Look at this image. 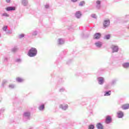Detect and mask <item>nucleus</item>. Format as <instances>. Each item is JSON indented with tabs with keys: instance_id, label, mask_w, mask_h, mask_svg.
Here are the masks:
<instances>
[{
	"instance_id": "nucleus-1",
	"label": "nucleus",
	"mask_w": 129,
	"mask_h": 129,
	"mask_svg": "<svg viewBox=\"0 0 129 129\" xmlns=\"http://www.w3.org/2000/svg\"><path fill=\"white\" fill-rule=\"evenodd\" d=\"M37 54H38L37 49L35 47H32L29 50L27 55L29 57H35L37 56Z\"/></svg>"
},
{
	"instance_id": "nucleus-2",
	"label": "nucleus",
	"mask_w": 129,
	"mask_h": 129,
	"mask_svg": "<svg viewBox=\"0 0 129 129\" xmlns=\"http://www.w3.org/2000/svg\"><path fill=\"white\" fill-rule=\"evenodd\" d=\"M112 50V53H117L119 50V47L117 45L112 44L110 46Z\"/></svg>"
},
{
	"instance_id": "nucleus-3",
	"label": "nucleus",
	"mask_w": 129,
	"mask_h": 129,
	"mask_svg": "<svg viewBox=\"0 0 129 129\" xmlns=\"http://www.w3.org/2000/svg\"><path fill=\"white\" fill-rule=\"evenodd\" d=\"M110 25V20H104L103 22V29H106L109 27Z\"/></svg>"
},
{
	"instance_id": "nucleus-4",
	"label": "nucleus",
	"mask_w": 129,
	"mask_h": 129,
	"mask_svg": "<svg viewBox=\"0 0 129 129\" xmlns=\"http://www.w3.org/2000/svg\"><path fill=\"white\" fill-rule=\"evenodd\" d=\"M105 122L106 123V124L111 123V122H112V118L111 117V116L107 115L105 118Z\"/></svg>"
},
{
	"instance_id": "nucleus-5",
	"label": "nucleus",
	"mask_w": 129,
	"mask_h": 129,
	"mask_svg": "<svg viewBox=\"0 0 129 129\" xmlns=\"http://www.w3.org/2000/svg\"><path fill=\"white\" fill-rule=\"evenodd\" d=\"M24 119H30L31 113L30 112H25L23 115Z\"/></svg>"
},
{
	"instance_id": "nucleus-6",
	"label": "nucleus",
	"mask_w": 129,
	"mask_h": 129,
	"mask_svg": "<svg viewBox=\"0 0 129 129\" xmlns=\"http://www.w3.org/2000/svg\"><path fill=\"white\" fill-rule=\"evenodd\" d=\"M97 80L100 85H103V83H104V78L103 77H99L97 78Z\"/></svg>"
},
{
	"instance_id": "nucleus-7",
	"label": "nucleus",
	"mask_w": 129,
	"mask_h": 129,
	"mask_svg": "<svg viewBox=\"0 0 129 129\" xmlns=\"http://www.w3.org/2000/svg\"><path fill=\"white\" fill-rule=\"evenodd\" d=\"M97 41V33H96L94 36H93V39L92 40V42H95V45H96V47H97V42L95 41Z\"/></svg>"
},
{
	"instance_id": "nucleus-8",
	"label": "nucleus",
	"mask_w": 129,
	"mask_h": 129,
	"mask_svg": "<svg viewBox=\"0 0 129 129\" xmlns=\"http://www.w3.org/2000/svg\"><path fill=\"white\" fill-rule=\"evenodd\" d=\"M123 112L121 111H118L117 112V117L118 118H122L123 117Z\"/></svg>"
},
{
	"instance_id": "nucleus-9",
	"label": "nucleus",
	"mask_w": 129,
	"mask_h": 129,
	"mask_svg": "<svg viewBox=\"0 0 129 129\" xmlns=\"http://www.w3.org/2000/svg\"><path fill=\"white\" fill-rule=\"evenodd\" d=\"M6 10L7 12H13V11H16V7H8Z\"/></svg>"
},
{
	"instance_id": "nucleus-10",
	"label": "nucleus",
	"mask_w": 129,
	"mask_h": 129,
	"mask_svg": "<svg viewBox=\"0 0 129 129\" xmlns=\"http://www.w3.org/2000/svg\"><path fill=\"white\" fill-rule=\"evenodd\" d=\"M122 67L123 68H124V69H128L129 68V62H124L122 64Z\"/></svg>"
},
{
	"instance_id": "nucleus-11",
	"label": "nucleus",
	"mask_w": 129,
	"mask_h": 129,
	"mask_svg": "<svg viewBox=\"0 0 129 129\" xmlns=\"http://www.w3.org/2000/svg\"><path fill=\"white\" fill-rule=\"evenodd\" d=\"M57 43L58 45H63L65 43V39L63 38H59L58 39Z\"/></svg>"
},
{
	"instance_id": "nucleus-12",
	"label": "nucleus",
	"mask_w": 129,
	"mask_h": 129,
	"mask_svg": "<svg viewBox=\"0 0 129 129\" xmlns=\"http://www.w3.org/2000/svg\"><path fill=\"white\" fill-rule=\"evenodd\" d=\"M59 108H61V109H62V110H66V109H67V108H68V105L60 104L59 105Z\"/></svg>"
},
{
	"instance_id": "nucleus-13",
	"label": "nucleus",
	"mask_w": 129,
	"mask_h": 129,
	"mask_svg": "<svg viewBox=\"0 0 129 129\" xmlns=\"http://www.w3.org/2000/svg\"><path fill=\"white\" fill-rule=\"evenodd\" d=\"M116 82H117V79H113L110 83V84L111 86H113V85H115V84H116Z\"/></svg>"
},
{
	"instance_id": "nucleus-14",
	"label": "nucleus",
	"mask_w": 129,
	"mask_h": 129,
	"mask_svg": "<svg viewBox=\"0 0 129 129\" xmlns=\"http://www.w3.org/2000/svg\"><path fill=\"white\" fill-rule=\"evenodd\" d=\"M104 96H110V95H111V91L109 90V91L104 92Z\"/></svg>"
},
{
	"instance_id": "nucleus-15",
	"label": "nucleus",
	"mask_w": 129,
	"mask_h": 129,
	"mask_svg": "<svg viewBox=\"0 0 129 129\" xmlns=\"http://www.w3.org/2000/svg\"><path fill=\"white\" fill-rule=\"evenodd\" d=\"M75 16L77 18V19H80V18H81L82 16L81 12L80 11H77L76 13Z\"/></svg>"
},
{
	"instance_id": "nucleus-16",
	"label": "nucleus",
	"mask_w": 129,
	"mask_h": 129,
	"mask_svg": "<svg viewBox=\"0 0 129 129\" xmlns=\"http://www.w3.org/2000/svg\"><path fill=\"white\" fill-rule=\"evenodd\" d=\"M121 108L122 109L126 110L129 109V104H125L122 105Z\"/></svg>"
},
{
	"instance_id": "nucleus-17",
	"label": "nucleus",
	"mask_w": 129,
	"mask_h": 129,
	"mask_svg": "<svg viewBox=\"0 0 129 129\" xmlns=\"http://www.w3.org/2000/svg\"><path fill=\"white\" fill-rule=\"evenodd\" d=\"M45 108V105L44 104H41L39 106L38 109L40 111H43L44 110V109Z\"/></svg>"
},
{
	"instance_id": "nucleus-18",
	"label": "nucleus",
	"mask_w": 129,
	"mask_h": 129,
	"mask_svg": "<svg viewBox=\"0 0 129 129\" xmlns=\"http://www.w3.org/2000/svg\"><path fill=\"white\" fill-rule=\"evenodd\" d=\"M97 128L98 129H103L104 128V127L103 126V125L101 123H97Z\"/></svg>"
},
{
	"instance_id": "nucleus-19",
	"label": "nucleus",
	"mask_w": 129,
	"mask_h": 129,
	"mask_svg": "<svg viewBox=\"0 0 129 129\" xmlns=\"http://www.w3.org/2000/svg\"><path fill=\"white\" fill-rule=\"evenodd\" d=\"M22 3L24 7H27L28 6V0H22Z\"/></svg>"
},
{
	"instance_id": "nucleus-20",
	"label": "nucleus",
	"mask_w": 129,
	"mask_h": 129,
	"mask_svg": "<svg viewBox=\"0 0 129 129\" xmlns=\"http://www.w3.org/2000/svg\"><path fill=\"white\" fill-rule=\"evenodd\" d=\"M19 50V48H18V46H14L13 48H12V51L14 53L17 52Z\"/></svg>"
},
{
	"instance_id": "nucleus-21",
	"label": "nucleus",
	"mask_w": 129,
	"mask_h": 129,
	"mask_svg": "<svg viewBox=\"0 0 129 129\" xmlns=\"http://www.w3.org/2000/svg\"><path fill=\"white\" fill-rule=\"evenodd\" d=\"M24 80L21 78H16V81H17V82H19V83H21L22 82H24Z\"/></svg>"
},
{
	"instance_id": "nucleus-22",
	"label": "nucleus",
	"mask_w": 129,
	"mask_h": 129,
	"mask_svg": "<svg viewBox=\"0 0 129 129\" xmlns=\"http://www.w3.org/2000/svg\"><path fill=\"white\" fill-rule=\"evenodd\" d=\"M101 2L100 1H97V9L99 10L101 8Z\"/></svg>"
},
{
	"instance_id": "nucleus-23",
	"label": "nucleus",
	"mask_w": 129,
	"mask_h": 129,
	"mask_svg": "<svg viewBox=\"0 0 129 129\" xmlns=\"http://www.w3.org/2000/svg\"><path fill=\"white\" fill-rule=\"evenodd\" d=\"M104 39H105L106 40H109L110 39V34L106 35L104 36Z\"/></svg>"
},
{
	"instance_id": "nucleus-24",
	"label": "nucleus",
	"mask_w": 129,
	"mask_h": 129,
	"mask_svg": "<svg viewBox=\"0 0 129 129\" xmlns=\"http://www.w3.org/2000/svg\"><path fill=\"white\" fill-rule=\"evenodd\" d=\"M102 46V42L100 41L97 42V48H100Z\"/></svg>"
},
{
	"instance_id": "nucleus-25",
	"label": "nucleus",
	"mask_w": 129,
	"mask_h": 129,
	"mask_svg": "<svg viewBox=\"0 0 129 129\" xmlns=\"http://www.w3.org/2000/svg\"><path fill=\"white\" fill-rule=\"evenodd\" d=\"M84 5H85V2H84V1H81V2L80 3L79 6L80 7H83V6H84Z\"/></svg>"
},
{
	"instance_id": "nucleus-26",
	"label": "nucleus",
	"mask_w": 129,
	"mask_h": 129,
	"mask_svg": "<svg viewBox=\"0 0 129 129\" xmlns=\"http://www.w3.org/2000/svg\"><path fill=\"white\" fill-rule=\"evenodd\" d=\"M8 60H9V58H8V57L4 56V63H7V62H8Z\"/></svg>"
},
{
	"instance_id": "nucleus-27",
	"label": "nucleus",
	"mask_w": 129,
	"mask_h": 129,
	"mask_svg": "<svg viewBox=\"0 0 129 129\" xmlns=\"http://www.w3.org/2000/svg\"><path fill=\"white\" fill-rule=\"evenodd\" d=\"M88 129H94V125L90 124L88 126Z\"/></svg>"
},
{
	"instance_id": "nucleus-28",
	"label": "nucleus",
	"mask_w": 129,
	"mask_h": 129,
	"mask_svg": "<svg viewBox=\"0 0 129 129\" xmlns=\"http://www.w3.org/2000/svg\"><path fill=\"white\" fill-rule=\"evenodd\" d=\"M38 35V32L36 31H33L32 32V36H37Z\"/></svg>"
},
{
	"instance_id": "nucleus-29",
	"label": "nucleus",
	"mask_w": 129,
	"mask_h": 129,
	"mask_svg": "<svg viewBox=\"0 0 129 129\" xmlns=\"http://www.w3.org/2000/svg\"><path fill=\"white\" fill-rule=\"evenodd\" d=\"M104 89H105L106 90H108V89H109V85H106L104 86Z\"/></svg>"
},
{
	"instance_id": "nucleus-30",
	"label": "nucleus",
	"mask_w": 129,
	"mask_h": 129,
	"mask_svg": "<svg viewBox=\"0 0 129 129\" xmlns=\"http://www.w3.org/2000/svg\"><path fill=\"white\" fill-rule=\"evenodd\" d=\"M24 37H25V34H20L19 36V38L20 39H22V38H24Z\"/></svg>"
},
{
	"instance_id": "nucleus-31",
	"label": "nucleus",
	"mask_w": 129,
	"mask_h": 129,
	"mask_svg": "<svg viewBox=\"0 0 129 129\" xmlns=\"http://www.w3.org/2000/svg\"><path fill=\"white\" fill-rule=\"evenodd\" d=\"M7 29H8V26H4L3 28V31H4L5 32H7Z\"/></svg>"
},
{
	"instance_id": "nucleus-32",
	"label": "nucleus",
	"mask_w": 129,
	"mask_h": 129,
	"mask_svg": "<svg viewBox=\"0 0 129 129\" xmlns=\"http://www.w3.org/2000/svg\"><path fill=\"white\" fill-rule=\"evenodd\" d=\"M16 62H17V63H21V62H22V60L21 58H18L16 60Z\"/></svg>"
},
{
	"instance_id": "nucleus-33",
	"label": "nucleus",
	"mask_w": 129,
	"mask_h": 129,
	"mask_svg": "<svg viewBox=\"0 0 129 129\" xmlns=\"http://www.w3.org/2000/svg\"><path fill=\"white\" fill-rule=\"evenodd\" d=\"M7 80H3V81L2 82V86H3V87L5 86V84L7 83Z\"/></svg>"
},
{
	"instance_id": "nucleus-34",
	"label": "nucleus",
	"mask_w": 129,
	"mask_h": 129,
	"mask_svg": "<svg viewBox=\"0 0 129 129\" xmlns=\"http://www.w3.org/2000/svg\"><path fill=\"white\" fill-rule=\"evenodd\" d=\"M101 37V34L100 33H97V39H100Z\"/></svg>"
},
{
	"instance_id": "nucleus-35",
	"label": "nucleus",
	"mask_w": 129,
	"mask_h": 129,
	"mask_svg": "<svg viewBox=\"0 0 129 129\" xmlns=\"http://www.w3.org/2000/svg\"><path fill=\"white\" fill-rule=\"evenodd\" d=\"M65 91V89L64 88H61L59 90V92H64Z\"/></svg>"
},
{
	"instance_id": "nucleus-36",
	"label": "nucleus",
	"mask_w": 129,
	"mask_h": 129,
	"mask_svg": "<svg viewBox=\"0 0 129 129\" xmlns=\"http://www.w3.org/2000/svg\"><path fill=\"white\" fill-rule=\"evenodd\" d=\"M91 18H93L94 19H96V15L95 14H92L91 15Z\"/></svg>"
},
{
	"instance_id": "nucleus-37",
	"label": "nucleus",
	"mask_w": 129,
	"mask_h": 129,
	"mask_svg": "<svg viewBox=\"0 0 129 129\" xmlns=\"http://www.w3.org/2000/svg\"><path fill=\"white\" fill-rule=\"evenodd\" d=\"M9 88H11V89H13V88H15V85H9Z\"/></svg>"
},
{
	"instance_id": "nucleus-38",
	"label": "nucleus",
	"mask_w": 129,
	"mask_h": 129,
	"mask_svg": "<svg viewBox=\"0 0 129 129\" xmlns=\"http://www.w3.org/2000/svg\"><path fill=\"white\" fill-rule=\"evenodd\" d=\"M6 33L7 34H13V32H12V31L11 30H8L7 31H6Z\"/></svg>"
},
{
	"instance_id": "nucleus-39",
	"label": "nucleus",
	"mask_w": 129,
	"mask_h": 129,
	"mask_svg": "<svg viewBox=\"0 0 129 129\" xmlns=\"http://www.w3.org/2000/svg\"><path fill=\"white\" fill-rule=\"evenodd\" d=\"M3 16L4 17H10V16L8 14H7V13H3Z\"/></svg>"
},
{
	"instance_id": "nucleus-40",
	"label": "nucleus",
	"mask_w": 129,
	"mask_h": 129,
	"mask_svg": "<svg viewBox=\"0 0 129 129\" xmlns=\"http://www.w3.org/2000/svg\"><path fill=\"white\" fill-rule=\"evenodd\" d=\"M5 108H2L1 110H0V112H4L5 111Z\"/></svg>"
},
{
	"instance_id": "nucleus-41",
	"label": "nucleus",
	"mask_w": 129,
	"mask_h": 129,
	"mask_svg": "<svg viewBox=\"0 0 129 129\" xmlns=\"http://www.w3.org/2000/svg\"><path fill=\"white\" fill-rule=\"evenodd\" d=\"M104 69H100L98 71L99 72H101V71H104Z\"/></svg>"
},
{
	"instance_id": "nucleus-42",
	"label": "nucleus",
	"mask_w": 129,
	"mask_h": 129,
	"mask_svg": "<svg viewBox=\"0 0 129 129\" xmlns=\"http://www.w3.org/2000/svg\"><path fill=\"white\" fill-rule=\"evenodd\" d=\"M45 9H49V5H46L45 6Z\"/></svg>"
},
{
	"instance_id": "nucleus-43",
	"label": "nucleus",
	"mask_w": 129,
	"mask_h": 129,
	"mask_svg": "<svg viewBox=\"0 0 129 129\" xmlns=\"http://www.w3.org/2000/svg\"><path fill=\"white\" fill-rule=\"evenodd\" d=\"M6 2H7L8 4H9V3H11V0H6Z\"/></svg>"
},
{
	"instance_id": "nucleus-44",
	"label": "nucleus",
	"mask_w": 129,
	"mask_h": 129,
	"mask_svg": "<svg viewBox=\"0 0 129 129\" xmlns=\"http://www.w3.org/2000/svg\"><path fill=\"white\" fill-rule=\"evenodd\" d=\"M77 1H78V0H71V1H72L73 3H76V2H77Z\"/></svg>"
},
{
	"instance_id": "nucleus-45",
	"label": "nucleus",
	"mask_w": 129,
	"mask_h": 129,
	"mask_svg": "<svg viewBox=\"0 0 129 129\" xmlns=\"http://www.w3.org/2000/svg\"><path fill=\"white\" fill-rule=\"evenodd\" d=\"M69 62H71V60H69V61L67 62V64H69Z\"/></svg>"
},
{
	"instance_id": "nucleus-46",
	"label": "nucleus",
	"mask_w": 129,
	"mask_h": 129,
	"mask_svg": "<svg viewBox=\"0 0 129 129\" xmlns=\"http://www.w3.org/2000/svg\"><path fill=\"white\" fill-rule=\"evenodd\" d=\"M128 17H129L128 16H126V18H128Z\"/></svg>"
},
{
	"instance_id": "nucleus-47",
	"label": "nucleus",
	"mask_w": 129,
	"mask_h": 129,
	"mask_svg": "<svg viewBox=\"0 0 129 129\" xmlns=\"http://www.w3.org/2000/svg\"><path fill=\"white\" fill-rule=\"evenodd\" d=\"M96 4H97V1H96Z\"/></svg>"
},
{
	"instance_id": "nucleus-48",
	"label": "nucleus",
	"mask_w": 129,
	"mask_h": 129,
	"mask_svg": "<svg viewBox=\"0 0 129 129\" xmlns=\"http://www.w3.org/2000/svg\"><path fill=\"white\" fill-rule=\"evenodd\" d=\"M0 37H1V34H0Z\"/></svg>"
}]
</instances>
